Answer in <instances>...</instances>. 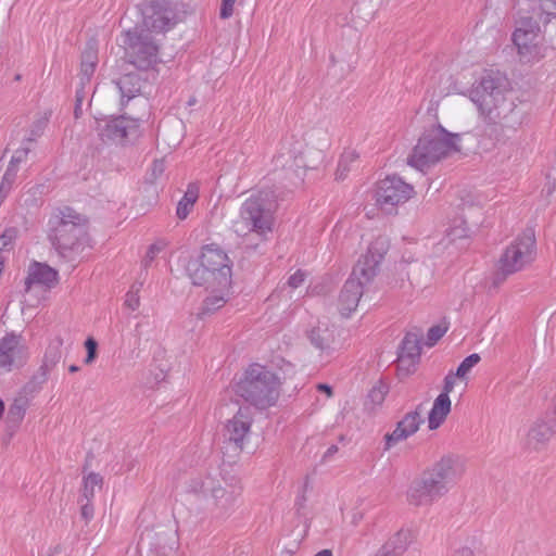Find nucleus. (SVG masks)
<instances>
[{
  "instance_id": "obj_14",
  "label": "nucleus",
  "mask_w": 556,
  "mask_h": 556,
  "mask_svg": "<svg viewBox=\"0 0 556 556\" xmlns=\"http://www.w3.org/2000/svg\"><path fill=\"white\" fill-rule=\"evenodd\" d=\"M142 14L143 27L152 33H163L175 25V12L166 0H150Z\"/></svg>"
},
{
  "instance_id": "obj_20",
  "label": "nucleus",
  "mask_w": 556,
  "mask_h": 556,
  "mask_svg": "<svg viewBox=\"0 0 556 556\" xmlns=\"http://www.w3.org/2000/svg\"><path fill=\"white\" fill-rule=\"evenodd\" d=\"M424 422V418L421 416L420 406L415 410L407 413L397 424L395 429L391 433H387L384 437L386 440V450H390L397 443L406 440L414 433H416Z\"/></svg>"
},
{
  "instance_id": "obj_49",
  "label": "nucleus",
  "mask_w": 556,
  "mask_h": 556,
  "mask_svg": "<svg viewBox=\"0 0 556 556\" xmlns=\"http://www.w3.org/2000/svg\"><path fill=\"white\" fill-rule=\"evenodd\" d=\"M81 516L86 520H89V519L92 518V516H93V507L90 505V502L86 501V503L81 504Z\"/></svg>"
},
{
  "instance_id": "obj_53",
  "label": "nucleus",
  "mask_w": 556,
  "mask_h": 556,
  "mask_svg": "<svg viewBox=\"0 0 556 556\" xmlns=\"http://www.w3.org/2000/svg\"><path fill=\"white\" fill-rule=\"evenodd\" d=\"M349 169H350V168H349V164H348V163H345V164L341 167V169H340V164H339V165H338V169H337V179H343V178H344V176H345V174H346V172H349Z\"/></svg>"
},
{
  "instance_id": "obj_11",
  "label": "nucleus",
  "mask_w": 556,
  "mask_h": 556,
  "mask_svg": "<svg viewBox=\"0 0 556 556\" xmlns=\"http://www.w3.org/2000/svg\"><path fill=\"white\" fill-rule=\"evenodd\" d=\"M413 194V186L397 176H388L377 185L376 202L381 210L391 212L396 205L408 201Z\"/></svg>"
},
{
  "instance_id": "obj_23",
  "label": "nucleus",
  "mask_w": 556,
  "mask_h": 556,
  "mask_svg": "<svg viewBox=\"0 0 556 556\" xmlns=\"http://www.w3.org/2000/svg\"><path fill=\"white\" fill-rule=\"evenodd\" d=\"M58 281V271L45 263L33 262L27 271L25 279L26 291L31 286H42L46 288H52Z\"/></svg>"
},
{
  "instance_id": "obj_18",
  "label": "nucleus",
  "mask_w": 556,
  "mask_h": 556,
  "mask_svg": "<svg viewBox=\"0 0 556 556\" xmlns=\"http://www.w3.org/2000/svg\"><path fill=\"white\" fill-rule=\"evenodd\" d=\"M137 121L122 116L99 124L98 131L102 141L122 144L137 132Z\"/></svg>"
},
{
  "instance_id": "obj_7",
  "label": "nucleus",
  "mask_w": 556,
  "mask_h": 556,
  "mask_svg": "<svg viewBox=\"0 0 556 556\" xmlns=\"http://www.w3.org/2000/svg\"><path fill=\"white\" fill-rule=\"evenodd\" d=\"M536 257L534 231L526 229L504 250L493 277L494 287H498L509 275L530 266Z\"/></svg>"
},
{
  "instance_id": "obj_34",
  "label": "nucleus",
  "mask_w": 556,
  "mask_h": 556,
  "mask_svg": "<svg viewBox=\"0 0 556 556\" xmlns=\"http://www.w3.org/2000/svg\"><path fill=\"white\" fill-rule=\"evenodd\" d=\"M102 485V477L98 473L91 472L84 478L83 493L81 500H86L87 502H91L94 496L96 488L100 489Z\"/></svg>"
},
{
  "instance_id": "obj_12",
  "label": "nucleus",
  "mask_w": 556,
  "mask_h": 556,
  "mask_svg": "<svg viewBox=\"0 0 556 556\" xmlns=\"http://www.w3.org/2000/svg\"><path fill=\"white\" fill-rule=\"evenodd\" d=\"M444 496L463 477L464 466L454 456H444L424 472Z\"/></svg>"
},
{
  "instance_id": "obj_1",
  "label": "nucleus",
  "mask_w": 556,
  "mask_h": 556,
  "mask_svg": "<svg viewBox=\"0 0 556 556\" xmlns=\"http://www.w3.org/2000/svg\"><path fill=\"white\" fill-rule=\"evenodd\" d=\"M277 197L271 190H260L251 194L241 205L239 216L232 224L238 237H255L260 241L267 239L273 231L274 213Z\"/></svg>"
},
{
  "instance_id": "obj_40",
  "label": "nucleus",
  "mask_w": 556,
  "mask_h": 556,
  "mask_svg": "<svg viewBox=\"0 0 556 556\" xmlns=\"http://www.w3.org/2000/svg\"><path fill=\"white\" fill-rule=\"evenodd\" d=\"M85 348L87 350V355L84 359V363L86 365H91L97 358L98 343L93 338L90 337L85 341Z\"/></svg>"
},
{
  "instance_id": "obj_17",
  "label": "nucleus",
  "mask_w": 556,
  "mask_h": 556,
  "mask_svg": "<svg viewBox=\"0 0 556 556\" xmlns=\"http://www.w3.org/2000/svg\"><path fill=\"white\" fill-rule=\"evenodd\" d=\"M556 433V407L553 416L547 413L544 417L538 418L530 427L526 445L528 448L541 451L545 448Z\"/></svg>"
},
{
  "instance_id": "obj_30",
  "label": "nucleus",
  "mask_w": 556,
  "mask_h": 556,
  "mask_svg": "<svg viewBox=\"0 0 556 556\" xmlns=\"http://www.w3.org/2000/svg\"><path fill=\"white\" fill-rule=\"evenodd\" d=\"M198 200V187L189 185L184 197L177 204L176 215L179 219H186Z\"/></svg>"
},
{
  "instance_id": "obj_32",
  "label": "nucleus",
  "mask_w": 556,
  "mask_h": 556,
  "mask_svg": "<svg viewBox=\"0 0 556 556\" xmlns=\"http://www.w3.org/2000/svg\"><path fill=\"white\" fill-rule=\"evenodd\" d=\"M97 62V52L92 48H89L83 52L80 64V74L83 83L89 81L90 77L94 73Z\"/></svg>"
},
{
  "instance_id": "obj_10",
  "label": "nucleus",
  "mask_w": 556,
  "mask_h": 556,
  "mask_svg": "<svg viewBox=\"0 0 556 556\" xmlns=\"http://www.w3.org/2000/svg\"><path fill=\"white\" fill-rule=\"evenodd\" d=\"M521 61L532 62L544 54L542 52L540 26L532 18L522 20L513 35Z\"/></svg>"
},
{
  "instance_id": "obj_9",
  "label": "nucleus",
  "mask_w": 556,
  "mask_h": 556,
  "mask_svg": "<svg viewBox=\"0 0 556 556\" xmlns=\"http://www.w3.org/2000/svg\"><path fill=\"white\" fill-rule=\"evenodd\" d=\"M123 42L129 62L136 67L147 70L157 62V45L143 29L127 30Z\"/></svg>"
},
{
  "instance_id": "obj_15",
  "label": "nucleus",
  "mask_w": 556,
  "mask_h": 556,
  "mask_svg": "<svg viewBox=\"0 0 556 556\" xmlns=\"http://www.w3.org/2000/svg\"><path fill=\"white\" fill-rule=\"evenodd\" d=\"M253 424V414L250 406H241L236 414L227 420L224 437L238 450H242L248 440Z\"/></svg>"
},
{
  "instance_id": "obj_60",
  "label": "nucleus",
  "mask_w": 556,
  "mask_h": 556,
  "mask_svg": "<svg viewBox=\"0 0 556 556\" xmlns=\"http://www.w3.org/2000/svg\"><path fill=\"white\" fill-rule=\"evenodd\" d=\"M194 102H195V100H194V99H191V100L189 101V104L191 105V104H193Z\"/></svg>"
},
{
  "instance_id": "obj_55",
  "label": "nucleus",
  "mask_w": 556,
  "mask_h": 556,
  "mask_svg": "<svg viewBox=\"0 0 556 556\" xmlns=\"http://www.w3.org/2000/svg\"><path fill=\"white\" fill-rule=\"evenodd\" d=\"M84 100V96L80 93V91H77L76 93V108H75V115L78 116V113H79V110H80V105H81V102Z\"/></svg>"
},
{
  "instance_id": "obj_35",
  "label": "nucleus",
  "mask_w": 556,
  "mask_h": 556,
  "mask_svg": "<svg viewBox=\"0 0 556 556\" xmlns=\"http://www.w3.org/2000/svg\"><path fill=\"white\" fill-rule=\"evenodd\" d=\"M480 359L481 357L479 354H470L460 363L457 370L455 371V376H457L458 379H466L468 374L480 362Z\"/></svg>"
},
{
  "instance_id": "obj_36",
  "label": "nucleus",
  "mask_w": 556,
  "mask_h": 556,
  "mask_svg": "<svg viewBox=\"0 0 556 556\" xmlns=\"http://www.w3.org/2000/svg\"><path fill=\"white\" fill-rule=\"evenodd\" d=\"M48 119L49 116L47 115V113H45L33 123L29 130V136L26 138L28 144L34 142L36 138L40 137L43 134V130L48 124Z\"/></svg>"
},
{
  "instance_id": "obj_47",
  "label": "nucleus",
  "mask_w": 556,
  "mask_h": 556,
  "mask_svg": "<svg viewBox=\"0 0 556 556\" xmlns=\"http://www.w3.org/2000/svg\"><path fill=\"white\" fill-rule=\"evenodd\" d=\"M456 379H458V377L455 376V372H450L448 375H446L445 378H444V386H443V392L442 393H446V396H448V394L454 389Z\"/></svg>"
},
{
  "instance_id": "obj_5",
  "label": "nucleus",
  "mask_w": 556,
  "mask_h": 556,
  "mask_svg": "<svg viewBox=\"0 0 556 556\" xmlns=\"http://www.w3.org/2000/svg\"><path fill=\"white\" fill-rule=\"evenodd\" d=\"M188 273L197 286L218 287L224 291L231 286V262L214 244L204 247L199 258L189 263Z\"/></svg>"
},
{
  "instance_id": "obj_3",
  "label": "nucleus",
  "mask_w": 556,
  "mask_h": 556,
  "mask_svg": "<svg viewBox=\"0 0 556 556\" xmlns=\"http://www.w3.org/2000/svg\"><path fill=\"white\" fill-rule=\"evenodd\" d=\"M281 379L271 370L254 364L237 386V393L257 409L275 406L280 396Z\"/></svg>"
},
{
  "instance_id": "obj_38",
  "label": "nucleus",
  "mask_w": 556,
  "mask_h": 556,
  "mask_svg": "<svg viewBox=\"0 0 556 556\" xmlns=\"http://www.w3.org/2000/svg\"><path fill=\"white\" fill-rule=\"evenodd\" d=\"M29 151H30V147L26 142V146L17 149L14 152L8 166H13V167H15V170L18 172V165L26 161Z\"/></svg>"
},
{
  "instance_id": "obj_41",
  "label": "nucleus",
  "mask_w": 556,
  "mask_h": 556,
  "mask_svg": "<svg viewBox=\"0 0 556 556\" xmlns=\"http://www.w3.org/2000/svg\"><path fill=\"white\" fill-rule=\"evenodd\" d=\"M16 237L17 230L15 228L5 229L4 232L0 236V250L9 249Z\"/></svg>"
},
{
  "instance_id": "obj_16",
  "label": "nucleus",
  "mask_w": 556,
  "mask_h": 556,
  "mask_svg": "<svg viewBox=\"0 0 556 556\" xmlns=\"http://www.w3.org/2000/svg\"><path fill=\"white\" fill-rule=\"evenodd\" d=\"M27 349L21 336L8 333L0 339V368L11 371L27 358Z\"/></svg>"
},
{
  "instance_id": "obj_29",
  "label": "nucleus",
  "mask_w": 556,
  "mask_h": 556,
  "mask_svg": "<svg viewBox=\"0 0 556 556\" xmlns=\"http://www.w3.org/2000/svg\"><path fill=\"white\" fill-rule=\"evenodd\" d=\"M116 88L121 92L123 99L127 98V100H130L140 91V78L137 74H127L119 78L116 83Z\"/></svg>"
},
{
  "instance_id": "obj_46",
  "label": "nucleus",
  "mask_w": 556,
  "mask_h": 556,
  "mask_svg": "<svg viewBox=\"0 0 556 556\" xmlns=\"http://www.w3.org/2000/svg\"><path fill=\"white\" fill-rule=\"evenodd\" d=\"M236 0H223L220 8V17L226 20L229 18L233 13V5Z\"/></svg>"
},
{
  "instance_id": "obj_58",
  "label": "nucleus",
  "mask_w": 556,
  "mask_h": 556,
  "mask_svg": "<svg viewBox=\"0 0 556 556\" xmlns=\"http://www.w3.org/2000/svg\"><path fill=\"white\" fill-rule=\"evenodd\" d=\"M363 519V514L357 511V513H354L353 514V517H352V522L354 525H357L361 520Z\"/></svg>"
},
{
  "instance_id": "obj_52",
  "label": "nucleus",
  "mask_w": 556,
  "mask_h": 556,
  "mask_svg": "<svg viewBox=\"0 0 556 556\" xmlns=\"http://www.w3.org/2000/svg\"><path fill=\"white\" fill-rule=\"evenodd\" d=\"M453 556H475L470 547L464 546L455 551Z\"/></svg>"
},
{
  "instance_id": "obj_43",
  "label": "nucleus",
  "mask_w": 556,
  "mask_h": 556,
  "mask_svg": "<svg viewBox=\"0 0 556 556\" xmlns=\"http://www.w3.org/2000/svg\"><path fill=\"white\" fill-rule=\"evenodd\" d=\"M40 192L39 187H33L27 192L22 195L23 205L26 206H36L37 199L36 195Z\"/></svg>"
},
{
  "instance_id": "obj_59",
  "label": "nucleus",
  "mask_w": 556,
  "mask_h": 556,
  "mask_svg": "<svg viewBox=\"0 0 556 556\" xmlns=\"http://www.w3.org/2000/svg\"><path fill=\"white\" fill-rule=\"evenodd\" d=\"M70 372H77L79 370V367L76 365H71L68 367Z\"/></svg>"
},
{
  "instance_id": "obj_48",
  "label": "nucleus",
  "mask_w": 556,
  "mask_h": 556,
  "mask_svg": "<svg viewBox=\"0 0 556 556\" xmlns=\"http://www.w3.org/2000/svg\"><path fill=\"white\" fill-rule=\"evenodd\" d=\"M357 159V153L354 150L345 151L340 159V168L348 163L354 162Z\"/></svg>"
},
{
  "instance_id": "obj_54",
  "label": "nucleus",
  "mask_w": 556,
  "mask_h": 556,
  "mask_svg": "<svg viewBox=\"0 0 556 556\" xmlns=\"http://www.w3.org/2000/svg\"><path fill=\"white\" fill-rule=\"evenodd\" d=\"M349 169H350V168H349V164H348V163H345V164L341 167V169H340V164H339V165H338V169H337V179H343V178H344V176H345V174H346V172H349Z\"/></svg>"
},
{
  "instance_id": "obj_19",
  "label": "nucleus",
  "mask_w": 556,
  "mask_h": 556,
  "mask_svg": "<svg viewBox=\"0 0 556 556\" xmlns=\"http://www.w3.org/2000/svg\"><path fill=\"white\" fill-rule=\"evenodd\" d=\"M442 496L425 473L413 480L406 491L408 504L415 507L430 506Z\"/></svg>"
},
{
  "instance_id": "obj_56",
  "label": "nucleus",
  "mask_w": 556,
  "mask_h": 556,
  "mask_svg": "<svg viewBox=\"0 0 556 556\" xmlns=\"http://www.w3.org/2000/svg\"><path fill=\"white\" fill-rule=\"evenodd\" d=\"M317 389L321 392H325L328 397H330L332 395V389L328 384L320 383L317 386Z\"/></svg>"
},
{
  "instance_id": "obj_57",
  "label": "nucleus",
  "mask_w": 556,
  "mask_h": 556,
  "mask_svg": "<svg viewBox=\"0 0 556 556\" xmlns=\"http://www.w3.org/2000/svg\"><path fill=\"white\" fill-rule=\"evenodd\" d=\"M164 170V165H163V162L161 161H156L154 162L153 164V172H159L160 174Z\"/></svg>"
},
{
  "instance_id": "obj_39",
  "label": "nucleus",
  "mask_w": 556,
  "mask_h": 556,
  "mask_svg": "<svg viewBox=\"0 0 556 556\" xmlns=\"http://www.w3.org/2000/svg\"><path fill=\"white\" fill-rule=\"evenodd\" d=\"M447 327L442 325L432 326L427 333V344L434 345L446 332Z\"/></svg>"
},
{
  "instance_id": "obj_25",
  "label": "nucleus",
  "mask_w": 556,
  "mask_h": 556,
  "mask_svg": "<svg viewBox=\"0 0 556 556\" xmlns=\"http://www.w3.org/2000/svg\"><path fill=\"white\" fill-rule=\"evenodd\" d=\"M451 405L452 402L450 396H446V393H441L438 395L433 402L428 417V427L430 430H434L443 424L451 412Z\"/></svg>"
},
{
  "instance_id": "obj_22",
  "label": "nucleus",
  "mask_w": 556,
  "mask_h": 556,
  "mask_svg": "<svg viewBox=\"0 0 556 556\" xmlns=\"http://www.w3.org/2000/svg\"><path fill=\"white\" fill-rule=\"evenodd\" d=\"M364 283L356 278H349L339 296V309L342 315L349 316L356 309L363 294Z\"/></svg>"
},
{
  "instance_id": "obj_28",
  "label": "nucleus",
  "mask_w": 556,
  "mask_h": 556,
  "mask_svg": "<svg viewBox=\"0 0 556 556\" xmlns=\"http://www.w3.org/2000/svg\"><path fill=\"white\" fill-rule=\"evenodd\" d=\"M321 135L323 139L320 140L318 148L315 151L307 149L302 157L304 160L296 163L298 166L315 168L318 163L323 161L324 152L328 149L329 141L325 132H321Z\"/></svg>"
},
{
  "instance_id": "obj_4",
  "label": "nucleus",
  "mask_w": 556,
  "mask_h": 556,
  "mask_svg": "<svg viewBox=\"0 0 556 556\" xmlns=\"http://www.w3.org/2000/svg\"><path fill=\"white\" fill-rule=\"evenodd\" d=\"M49 228V238L63 257L78 252L87 242V219L70 207L53 213Z\"/></svg>"
},
{
  "instance_id": "obj_27",
  "label": "nucleus",
  "mask_w": 556,
  "mask_h": 556,
  "mask_svg": "<svg viewBox=\"0 0 556 556\" xmlns=\"http://www.w3.org/2000/svg\"><path fill=\"white\" fill-rule=\"evenodd\" d=\"M419 354L420 346L416 334L407 333L402 341L397 358L399 364L414 363V361L419 357Z\"/></svg>"
},
{
  "instance_id": "obj_44",
  "label": "nucleus",
  "mask_w": 556,
  "mask_h": 556,
  "mask_svg": "<svg viewBox=\"0 0 556 556\" xmlns=\"http://www.w3.org/2000/svg\"><path fill=\"white\" fill-rule=\"evenodd\" d=\"M125 305L129 309H131V311H136V309L139 308V306H140V298L138 295V290H130L126 294Z\"/></svg>"
},
{
  "instance_id": "obj_8",
  "label": "nucleus",
  "mask_w": 556,
  "mask_h": 556,
  "mask_svg": "<svg viewBox=\"0 0 556 556\" xmlns=\"http://www.w3.org/2000/svg\"><path fill=\"white\" fill-rule=\"evenodd\" d=\"M186 491L207 502L211 510L218 517L230 514L240 495L235 488L226 489L219 479L211 475L190 478Z\"/></svg>"
},
{
  "instance_id": "obj_13",
  "label": "nucleus",
  "mask_w": 556,
  "mask_h": 556,
  "mask_svg": "<svg viewBox=\"0 0 556 556\" xmlns=\"http://www.w3.org/2000/svg\"><path fill=\"white\" fill-rule=\"evenodd\" d=\"M389 250V241L386 237L376 238L368 250L357 261L351 278L362 280L364 285L370 282L378 273L379 264Z\"/></svg>"
},
{
  "instance_id": "obj_6",
  "label": "nucleus",
  "mask_w": 556,
  "mask_h": 556,
  "mask_svg": "<svg viewBox=\"0 0 556 556\" xmlns=\"http://www.w3.org/2000/svg\"><path fill=\"white\" fill-rule=\"evenodd\" d=\"M470 99L489 123L502 124L513 112V103L505 97V79L486 74L470 92Z\"/></svg>"
},
{
  "instance_id": "obj_42",
  "label": "nucleus",
  "mask_w": 556,
  "mask_h": 556,
  "mask_svg": "<svg viewBox=\"0 0 556 556\" xmlns=\"http://www.w3.org/2000/svg\"><path fill=\"white\" fill-rule=\"evenodd\" d=\"M387 391L383 386L375 387L368 394V400L375 405H380L386 397Z\"/></svg>"
},
{
  "instance_id": "obj_31",
  "label": "nucleus",
  "mask_w": 556,
  "mask_h": 556,
  "mask_svg": "<svg viewBox=\"0 0 556 556\" xmlns=\"http://www.w3.org/2000/svg\"><path fill=\"white\" fill-rule=\"evenodd\" d=\"M62 346L63 339L61 337H55L50 341L43 356V367L47 370L53 368L61 361Z\"/></svg>"
},
{
  "instance_id": "obj_37",
  "label": "nucleus",
  "mask_w": 556,
  "mask_h": 556,
  "mask_svg": "<svg viewBox=\"0 0 556 556\" xmlns=\"http://www.w3.org/2000/svg\"><path fill=\"white\" fill-rule=\"evenodd\" d=\"M421 274H424L426 278H429L431 273L428 267L418 264L409 268L407 275L412 286L421 287L424 285V281L420 278Z\"/></svg>"
},
{
  "instance_id": "obj_24",
  "label": "nucleus",
  "mask_w": 556,
  "mask_h": 556,
  "mask_svg": "<svg viewBox=\"0 0 556 556\" xmlns=\"http://www.w3.org/2000/svg\"><path fill=\"white\" fill-rule=\"evenodd\" d=\"M334 328L328 321H318L307 330L306 336L311 344L320 351H328L334 348Z\"/></svg>"
},
{
  "instance_id": "obj_51",
  "label": "nucleus",
  "mask_w": 556,
  "mask_h": 556,
  "mask_svg": "<svg viewBox=\"0 0 556 556\" xmlns=\"http://www.w3.org/2000/svg\"><path fill=\"white\" fill-rule=\"evenodd\" d=\"M160 250L161 249L157 245H155V244L151 245L146 254V258H144L146 264L148 262H151L155 257V255L160 252Z\"/></svg>"
},
{
  "instance_id": "obj_45",
  "label": "nucleus",
  "mask_w": 556,
  "mask_h": 556,
  "mask_svg": "<svg viewBox=\"0 0 556 556\" xmlns=\"http://www.w3.org/2000/svg\"><path fill=\"white\" fill-rule=\"evenodd\" d=\"M305 273L302 270L295 271L293 275H291L288 279V286L292 289H295L300 287L304 280H305Z\"/></svg>"
},
{
  "instance_id": "obj_33",
  "label": "nucleus",
  "mask_w": 556,
  "mask_h": 556,
  "mask_svg": "<svg viewBox=\"0 0 556 556\" xmlns=\"http://www.w3.org/2000/svg\"><path fill=\"white\" fill-rule=\"evenodd\" d=\"M26 409L27 401L25 399H17L11 404L8 412V422L13 429L20 426L21 421L24 418Z\"/></svg>"
},
{
  "instance_id": "obj_26",
  "label": "nucleus",
  "mask_w": 556,
  "mask_h": 556,
  "mask_svg": "<svg viewBox=\"0 0 556 556\" xmlns=\"http://www.w3.org/2000/svg\"><path fill=\"white\" fill-rule=\"evenodd\" d=\"M207 291H210V294L205 298L203 301L201 314H212L223 307L228 298H229V290L230 288H227L225 291L220 290L218 287H205Z\"/></svg>"
},
{
  "instance_id": "obj_50",
  "label": "nucleus",
  "mask_w": 556,
  "mask_h": 556,
  "mask_svg": "<svg viewBox=\"0 0 556 556\" xmlns=\"http://www.w3.org/2000/svg\"><path fill=\"white\" fill-rule=\"evenodd\" d=\"M339 451L337 445H331L327 448V451L324 453L321 457L323 463H327L334 454H337Z\"/></svg>"
},
{
  "instance_id": "obj_2",
  "label": "nucleus",
  "mask_w": 556,
  "mask_h": 556,
  "mask_svg": "<svg viewBox=\"0 0 556 556\" xmlns=\"http://www.w3.org/2000/svg\"><path fill=\"white\" fill-rule=\"evenodd\" d=\"M460 151V135L441 125L426 129L407 157V164L420 172Z\"/></svg>"
},
{
  "instance_id": "obj_21",
  "label": "nucleus",
  "mask_w": 556,
  "mask_h": 556,
  "mask_svg": "<svg viewBox=\"0 0 556 556\" xmlns=\"http://www.w3.org/2000/svg\"><path fill=\"white\" fill-rule=\"evenodd\" d=\"M416 540V531L402 527L380 547L375 556H402Z\"/></svg>"
}]
</instances>
